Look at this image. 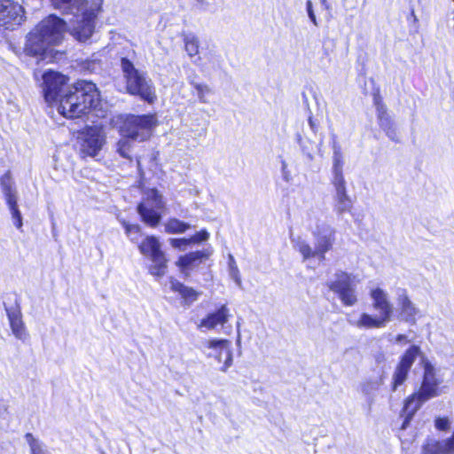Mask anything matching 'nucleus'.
<instances>
[{
  "label": "nucleus",
  "instance_id": "nucleus-39",
  "mask_svg": "<svg viewBox=\"0 0 454 454\" xmlns=\"http://www.w3.org/2000/svg\"><path fill=\"white\" fill-rule=\"evenodd\" d=\"M382 384V380H370L363 383L362 392L365 395H372L377 391L380 386Z\"/></svg>",
  "mask_w": 454,
  "mask_h": 454
},
{
  "label": "nucleus",
  "instance_id": "nucleus-21",
  "mask_svg": "<svg viewBox=\"0 0 454 454\" xmlns=\"http://www.w3.org/2000/svg\"><path fill=\"white\" fill-rule=\"evenodd\" d=\"M231 317L230 309L226 305H222L216 311L209 313L200 322V327L215 329L216 326H223Z\"/></svg>",
  "mask_w": 454,
  "mask_h": 454
},
{
  "label": "nucleus",
  "instance_id": "nucleus-11",
  "mask_svg": "<svg viewBox=\"0 0 454 454\" xmlns=\"http://www.w3.org/2000/svg\"><path fill=\"white\" fill-rule=\"evenodd\" d=\"M101 129L90 127L79 137V153L82 158L96 157L105 144Z\"/></svg>",
  "mask_w": 454,
  "mask_h": 454
},
{
  "label": "nucleus",
  "instance_id": "nucleus-3",
  "mask_svg": "<svg viewBox=\"0 0 454 454\" xmlns=\"http://www.w3.org/2000/svg\"><path fill=\"white\" fill-rule=\"evenodd\" d=\"M66 22L56 15L43 20L28 35L25 44L27 55H41L50 45L59 43L66 31Z\"/></svg>",
  "mask_w": 454,
  "mask_h": 454
},
{
  "label": "nucleus",
  "instance_id": "nucleus-4",
  "mask_svg": "<svg viewBox=\"0 0 454 454\" xmlns=\"http://www.w3.org/2000/svg\"><path fill=\"white\" fill-rule=\"evenodd\" d=\"M370 297L372 307L379 312V315L373 316L364 312L358 319H348V322L359 329L384 328L391 321L394 314V305L389 295L384 289L376 287L370 291Z\"/></svg>",
  "mask_w": 454,
  "mask_h": 454
},
{
  "label": "nucleus",
  "instance_id": "nucleus-14",
  "mask_svg": "<svg viewBox=\"0 0 454 454\" xmlns=\"http://www.w3.org/2000/svg\"><path fill=\"white\" fill-rule=\"evenodd\" d=\"M438 386L439 381L435 378L434 367L428 362H425L423 380L419 390L416 392L419 395V398L427 402L431 398L438 396Z\"/></svg>",
  "mask_w": 454,
  "mask_h": 454
},
{
  "label": "nucleus",
  "instance_id": "nucleus-38",
  "mask_svg": "<svg viewBox=\"0 0 454 454\" xmlns=\"http://www.w3.org/2000/svg\"><path fill=\"white\" fill-rule=\"evenodd\" d=\"M229 274L231 278L237 283L238 286H241V278L239 276V270L237 266L236 261L231 254H229Z\"/></svg>",
  "mask_w": 454,
  "mask_h": 454
},
{
  "label": "nucleus",
  "instance_id": "nucleus-35",
  "mask_svg": "<svg viewBox=\"0 0 454 454\" xmlns=\"http://www.w3.org/2000/svg\"><path fill=\"white\" fill-rule=\"evenodd\" d=\"M185 51L190 57H194L199 53L200 43L195 35H187L184 38Z\"/></svg>",
  "mask_w": 454,
  "mask_h": 454
},
{
  "label": "nucleus",
  "instance_id": "nucleus-13",
  "mask_svg": "<svg viewBox=\"0 0 454 454\" xmlns=\"http://www.w3.org/2000/svg\"><path fill=\"white\" fill-rule=\"evenodd\" d=\"M43 79L44 98L48 103H52L59 97L67 78L59 72L48 71L44 73Z\"/></svg>",
  "mask_w": 454,
  "mask_h": 454
},
{
  "label": "nucleus",
  "instance_id": "nucleus-20",
  "mask_svg": "<svg viewBox=\"0 0 454 454\" xmlns=\"http://www.w3.org/2000/svg\"><path fill=\"white\" fill-rule=\"evenodd\" d=\"M213 254L211 247H207L203 250L188 253L178 258L176 265L184 271L185 269L197 266L201 262L207 260Z\"/></svg>",
  "mask_w": 454,
  "mask_h": 454
},
{
  "label": "nucleus",
  "instance_id": "nucleus-33",
  "mask_svg": "<svg viewBox=\"0 0 454 454\" xmlns=\"http://www.w3.org/2000/svg\"><path fill=\"white\" fill-rule=\"evenodd\" d=\"M6 204L12 215L13 224L19 231H22L23 218L18 207V200H13Z\"/></svg>",
  "mask_w": 454,
  "mask_h": 454
},
{
  "label": "nucleus",
  "instance_id": "nucleus-22",
  "mask_svg": "<svg viewBox=\"0 0 454 454\" xmlns=\"http://www.w3.org/2000/svg\"><path fill=\"white\" fill-rule=\"evenodd\" d=\"M138 248L140 253L149 259L163 253L160 240L154 236L145 238L139 244Z\"/></svg>",
  "mask_w": 454,
  "mask_h": 454
},
{
  "label": "nucleus",
  "instance_id": "nucleus-17",
  "mask_svg": "<svg viewBox=\"0 0 454 454\" xmlns=\"http://www.w3.org/2000/svg\"><path fill=\"white\" fill-rule=\"evenodd\" d=\"M398 318L411 325L416 324V317L419 314V309L415 303L411 301L406 290L403 289L398 294L397 299Z\"/></svg>",
  "mask_w": 454,
  "mask_h": 454
},
{
  "label": "nucleus",
  "instance_id": "nucleus-16",
  "mask_svg": "<svg viewBox=\"0 0 454 454\" xmlns=\"http://www.w3.org/2000/svg\"><path fill=\"white\" fill-rule=\"evenodd\" d=\"M378 122L386 136L394 142H400L395 125L387 113V106L379 96L374 97Z\"/></svg>",
  "mask_w": 454,
  "mask_h": 454
},
{
  "label": "nucleus",
  "instance_id": "nucleus-41",
  "mask_svg": "<svg viewBox=\"0 0 454 454\" xmlns=\"http://www.w3.org/2000/svg\"><path fill=\"white\" fill-rule=\"evenodd\" d=\"M169 243L175 248H177L179 250H184L186 248V247L190 245V239H170Z\"/></svg>",
  "mask_w": 454,
  "mask_h": 454
},
{
  "label": "nucleus",
  "instance_id": "nucleus-31",
  "mask_svg": "<svg viewBox=\"0 0 454 454\" xmlns=\"http://www.w3.org/2000/svg\"><path fill=\"white\" fill-rule=\"evenodd\" d=\"M165 231L171 234H179L185 232L191 228V225L187 223L180 221L176 218H171L168 220L165 224Z\"/></svg>",
  "mask_w": 454,
  "mask_h": 454
},
{
  "label": "nucleus",
  "instance_id": "nucleus-49",
  "mask_svg": "<svg viewBox=\"0 0 454 454\" xmlns=\"http://www.w3.org/2000/svg\"><path fill=\"white\" fill-rule=\"evenodd\" d=\"M286 168V163L285 161L282 162V170L283 172H285ZM284 178L288 181V177H287V175L286 173H284Z\"/></svg>",
  "mask_w": 454,
  "mask_h": 454
},
{
  "label": "nucleus",
  "instance_id": "nucleus-27",
  "mask_svg": "<svg viewBox=\"0 0 454 454\" xmlns=\"http://www.w3.org/2000/svg\"><path fill=\"white\" fill-rule=\"evenodd\" d=\"M333 178L332 184L346 182L342 172V155L339 148H334L333 152Z\"/></svg>",
  "mask_w": 454,
  "mask_h": 454
},
{
  "label": "nucleus",
  "instance_id": "nucleus-47",
  "mask_svg": "<svg viewBox=\"0 0 454 454\" xmlns=\"http://www.w3.org/2000/svg\"><path fill=\"white\" fill-rule=\"evenodd\" d=\"M301 148H302L303 153L308 156V158L312 160L313 156H312V153H311L310 150L309 149V147L301 145Z\"/></svg>",
  "mask_w": 454,
  "mask_h": 454
},
{
  "label": "nucleus",
  "instance_id": "nucleus-23",
  "mask_svg": "<svg viewBox=\"0 0 454 454\" xmlns=\"http://www.w3.org/2000/svg\"><path fill=\"white\" fill-rule=\"evenodd\" d=\"M170 289L181 295L186 303H192L195 301L199 297V293L192 287L186 286L178 280L171 278H170Z\"/></svg>",
  "mask_w": 454,
  "mask_h": 454
},
{
  "label": "nucleus",
  "instance_id": "nucleus-40",
  "mask_svg": "<svg viewBox=\"0 0 454 454\" xmlns=\"http://www.w3.org/2000/svg\"><path fill=\"white\" fill-rule=\"evenodd\" d=\"M434 427L439 431H448L450 427V421L448 418L438 417L434 419Z\"/></svg>",
  "mask_w": 454,
  "mask_h": 454
},
{
  "label": "nucleus",
  "instance_id": "nucleus-2",
  "mask_svg": "<svg viewBox=\"0 0 454 454\" xmlns=\"http://www.w3.org/2000/svg\"><path fill=\"white\" fill-rule=\"evenodd\" d=\"M98 102L99 92L96 85L91 82L78 81L61 97L59 112L66 118H79L96 108Z\"/></svg>",
  "mask_w": 454,
  "mask_h": 454
},
{
  "label": "nucleus",
  "instance_id": "nucleus-18",
  "mask_svg": "<svg viewBox=\"0 0 454 454\" xmlns=\"http://www.w3.org/2000/svg\"><path fill=\"white\" fill-rule=\"evenodd\" d=\"M333 208L338 215L349 212L353 207V201L348 195L346 182L333 183Z\"/></svg>",
  "mask_w": 454,
  "mask_h": 454
},
{
  "label": "nucleus",
  "instance_id": "nucleus-30",
  "mask_svg": "<svg viewBox=\"0 0 454 454\" xmlns=\"http://www.w3.org/2000/svg\"><path fill=\"white\" fill-rule=\"evenodd\" d=\"M25 439L29 446L31 454H51L46 445L31 433H27Z\"/></svg>",
  "mask_w": 454,
  "mask_h": 454
},
{
  "label": "nucleus",
  "instance_id": "nucleus-34",
  "mask_svg": "<svg viewBox=\"0 0 454 454\" xmlns=\"http://www.w3.org/2000/svg\"><path fill=\"white\" fill-rule=\"evenodd\" d=\"M132 140L130 137L123 136L121 139H120L116 144V151L117 153L125 159H131L130 157V150L132 147Z\"/></svg>",
  "mask_w": 454,
  "mask_h": 454
},
{
  "label": "nucleus",
  "instance_id": "nucleus-42",
  "mask_svg": "<svg viewBox=\"0 0 454 454\" xmlns=\"http://www.w3.org/2000/svg\"><path fill=\"white\" fill-rule=\"evenodd\" d=\"M208 238H209V233L206 230H203V231L197 232L196 234H194L193 236H192L189 239L190 244L200 243L202 241L207 240Z\"/></svg>",
  "mask_w": 454,
  "mask_h": 454
},
{
  "label": "nucleus",
  "instance_id": "nucleus-48",
  "mask_svg": "<svg viewBox=\"0 0 454 454\" xmlns=\"http://www.w3.org/2000/svg\"><path fill=\"white\" fill-rule=\"evenodd\" d=\"M320 3H321V4H322V6H323L325 10H327V11H329V10H330V8H331V7H330V4H328L327 0H320Z\"/></svg>",
  "mask_w": 454,
  "mask_h": 454
},
{
  "label": "nucleus",
  "instance_id": "nucleus-25",
  "mask_svg": "<svg viewBox=\"0 0 454 454\" xmlns=\"http://www.w3.org/2000/svg\"><path fill=\"white\" fill-rule=\"evenodd\" d=\"M0 185L6 200V203L18 200L17 192L14 187L10 171L4 173L0 178Z\"/></svg>",
  "mask_w": 454,
  "mask_h": 454
},
{
  "label": "nucleus",
  "instance_id": "nucleus-43",
  "mask_svg": "<svg viewBox=\"0 0 454 454\" xmlns=\"http://www.w3.org/2000/svg\"><path fill=\"white\" fill-rule=\"evenodd\" d=\"M306 10H307V13H308V16L310 20V21L315 25V26H318V22H317V16L315 14V12H314V9H313V4L310 0H307L306 2Z\"/></svg>",
  "mask_w": 454,
  "mask_h": 454
},
{
  "label": "nucleus",
  "instance_id": "nucleus-50",
  "mask_svg": "<svg viewBox=\"0 0 454 454\" xmlns=\"http://www.w3.org/2000/svg\"><path fill=\"white\" fill-rule=\"evenodd\" d=\"M197 1H198V2H200V3H202V2H203V0H197Z\"/></svg>",
  "mask_w": 454,
  "mask_h": 454
},
{
  "label": "nucleus",
  "instance_id": "nucleus-37",
  "mask_svg": "<svg viewBox=\"0 0 454 454\" xmlns=\"http://www.w3.org/2000/svg\"><path fill=\"white\" fill-rule=\"evenodd\" d=\"M190 83L197 90V95H198L200 102L207 103V100L206 98V96L212 92L209 86L207 84H204V83L195 82L194 81H190Z\"/></svg>",
  "mask_w": 454,
  "mask_h": 454
},
{
  "label": "nucleus",
  "instance_id": "nucleus-29",
  "mask_svg": "<svg viewBox=\"0 0 454 454\" xmlns=\"http://www.w3.org/2000/svg\"><path fill=\"white\" fill-rule=\"evenodd\" d=\"M420 355H422L420 348L417 345H411L401 356L398 364L411 369L417 357Z\"/></svg>",
  "mask_w": 454,
  "mask_h": 454
},
{
  "label": "nucleus",
  "instance_id": "nucleus-9",
  "mask_svg": "<svg viewBox=\"0 0 454 454\" xmlns=\"http://www.w3.org/2000/svg\"><path fill=\"white\" fill-rule=\"evenodd\" d=\"M200 349L208 358H215L223 363L220 371L226 372L232 365L233 356L231 341L228 340H205L200 343Z\"/></svg>",
  "mask_w": 454,
  "mask_h": 454
},
{
  "label": "nucleus",
  "instance_id": "nucleus-6",
  "mask_svg": "<svg viewBox=\"0 0 454 454\" xmlns=\"http://www.w3.org/2000/svg\"><path fill=\"white\" fill-rule=\"evenodd\" d=\"M121 69L126 81L127 91L152 102L154 92L145 74L136 68L133 62L125 57L121 59Z\"/></svg>",
  "mask_w": 454,
  "mask_h": 454
},
{
  "label": "nucleus",
  "instance_id": "nucleus-15",
  "mask_svg": "<svg viewBox=\"0 0 454 454\" xmlns=\"http://www.w3.org/2000/svg\"><path fill=\"white\" fill-rule=\"evenodd\" d=\"M5 312L9 320L11 330L18 340L25 342L29 338L25 323L22 319V312L19 302L10 307L5 306Z\"/></svg>",
  "mask_w": 454,
  "mask_h": 454
},
{
  "label": "nucleus",
  "instance_id": "nucleus-44",
  "mask_svg": "<svg viewBox=\"0 0 454 454\" xmlns=\"http://www.w3.org/2000/svg\"><path fill=\"white\" fill-rule=\"evenodd\" d=\"M374 359H375V362L378 364H383L386 362L387 360V357H386V354L384 351L382 350H379L377 351L375 354H374Z\"/></svg>",
  "mask_w": 454,
  "mask_h": 454
},
{
  "label": "nucleus",
  "instance_id": "nucleus-7",
  "mask_svg": "<svg viewBox=\"0 0 454 454\" xmlns=\"http://www.w3.org/2000/svg\"><path fill=\"white\" fill-rule=\"evenodd\" d=\"M356 277L342 270H338L327 282V286L336 294L343 305L352 307L358 301Z\"/></svg>",
  "mask_w": 454,
  "mask_h": 454
},
{
  "label": "nucleus",
  "instance_id": "nucleus-10",
  "mask_svg": "<svg viewBox=\"0 0 454 454\" xmlns=\"http://www.w3.org/2000/svg\"><path fill=\"white\" fill-rule=\"evenodd\" d=\"M163 207L162 196L156 189H152L146 193L144 200L138 204L137 212L144 223L151 227H155L161 219L159 210Z\"/></svg>",
  "mask_w": 454,
  "mask_h": 454
},
{
  "label": "nucleus",
  "instance_id": "nucleus-8",
  "mask_svg": "<svg viewBox=\"0 0 454 454\" xmlns=\"http://www.w3.org/2000/svg\"><path fill=\"white\" fill-rule=\"evenodd\" d=\"M157 120L153 114L129 115L121 126L123 136L136 141H145L150 137Z\"/></svg>",
  "mask_w": 454,
  "mask_h": 454
},
{
  "label": "nucleus",
  "instance_id": "nucleus-45",
  "mask_svg": "<svg viewBox=\"0 0 454 454\" xmlns=\"http://www.w3.org/2000/svg\"><path fill=\"white\" fill-rule=\"evenodd\" d=\"M309 125L314 133L317 131L318 123L311 115L309 116Z\"/></svg>",
  "mask_w": 454,
  "mask_h": 454
},
{
  "label": "nucleus",
  "instance_id": "nucleus-24",
  "mask_svg": "<svg viewBox=\"0 0 454 454\" xmlns=\"http://www.w3.org/2000/svg\"><path fill=\"white\" fill-rule=\"evenodd\" d=\"M424 403H426V401H422L421 398H419V395L417 393L412 394L406 400L403 407L405 419L402 427L403 428H405L407 427L410 420L412 419L413 415L417 412V411L421 407V405Z\"/></svg>",
  "mask_w": 454,
  "mask_h": 454
},
{
  "label": "nucleus",
  "instance_id": "nucleus-36",
  "mask_svg": "<svg viewBox=\"0 0 454 454\" xmlns=\"http://www.w3.org/2000/svg\"><path fill=\"white\" fill-rule=\"evenodd\" d=\"M125 233L128 235L129 239L132 242H138L139 238L141 237V228L138 224H130L126 221L121 222Z\"/></svg>",
  "mask_w": 454,
  "mask_h": 454
},
{
  "label": "nucleus",
  "instance_id": "nucleus-32",
  "mask_svg": "<svg viewBox=\"0 0 454 454\" xmlns=\"http://www.w3.org/2000/svg\"><path fill=\"white\" fill-rule=\"evenodd\" d=\"M410 369L404 368L401 366L400 364H397L395 372L393 373V383H392V389L393 391H395L399 386L404 383V381L407 380L408 373Z\"/></svg>",
  "mask_w": 454,
  "mask_h": 454
},
{
  "label": "nucleus",
  "instance_id": "nucleus-46",
  "mask_svg": "<svg viewBox=\"0 0 454 454\" xmlns=\"http://www.w3.org/2000/svg\"><path fill=\"white\" fill-rule=\"evenodd\" d=\"M395 341L396 343H408L410 342V340L407 339V336L404 335V334H398L396 337H395Z\"/></svg>",
  "mask_w": 454,
  "mask_h": 454
},
{
  "label": "nucleus",
  "instance_id": "nucleus-28",
  "mask_svg": "<svg viewBox=\"0 0 454 454\" xmlns=\"http://www.w3.org/2000/svg\"><path fill=\"white\" fill-rule=\"evenodd\" d=\"M292 242L294 243V249L299 251L302 255L303 260H308L313 257L318 258V253H317L316 247L313 249L306 240L298 238L296 239H292Z\"/></svg>",
  "mask_w": 454,
  "mask_h": 454
},
{
  "label": "nucleus",
  "instance_id": "nucleus-5",
  "mask_svg": "<svg viewBox=\"0 0 454 454\" xmlns=\"http://www.w3.org/2000/svg\"><path fill=\"white\" fill-rule=\"evenodd\" d=\"M308 228L315 238V247L318 259H325V253L330 251L335 241V230L319 212L310 211L308 216Z\"/></svg>",
  "mask_w": 454,
  "mask_h": 454
},
{
  "label": "nucleus",
  "instance_id": "nucleus-26",
  "mask_svg": "<svg viewBox=\"0 0 454 454\" xmlns=\"http://www.w3.org/2000/svg\"><path fill=\"white\" fill-rule=\"evenodd\" d=\"M150 260L152 262L149 267L150 274L156 278H162L168 269V260L165 254H156V256L150 258Z\"/></svg>",
  "mask_w": 454,
  "mask_h": 454
},
{
  "label": "nucleus",
  "instance_id": "nucleus-19",
  "mask_svg": "<svg viewBox=\"0 0 454 454\" xmlns=\"http://www.w3.org/2000/svg\"><path fill=\"white\" fill-rule=\"evenodd\" d=\"M422 454H454V442L450 438L436 440L427 438L421 450Z\"/></svg>",
  "mask_w": 454,
  "mask_h": 454
},
{
  "label": "nucleus",
  "instance_id": "nucleus-1",
  "mask_svg": "<svg viewBox=\"0 0 454 454\" xmlns=\"http://www.w3.org/2000/svg\"><path fill=\"white\" fill-rule=\"evenodd\" d=\"M54 8L73 16L70 34L78 41L85 42L92 35L101 0H51Z\"/></svg>",
  "mask_w": 454,
  "mask_h": 454
},
{
  "label": "nucleus",
  "instance_id": "nucleus-12",
  "mask_svg": "<svg viewBox=\"0 0 454 454\" xmlns=\"http://www.w3.org/2000/svg\"><path fill=\"white\" fill-rule=\"evenodd\" d=\"M24 17L23 7L12 0H0V26L7 28L20 25Z\"/></svg>",
  "mask_w": 454,
  "mask_h": 454
}]
</instances>
